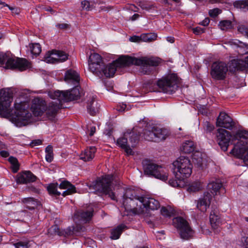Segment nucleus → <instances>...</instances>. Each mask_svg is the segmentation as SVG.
<instances>
[{"mask_svg":"<svg viewBox=\"0 0 248 248\" xmlns=\"http://www.w3.org/2000/svg\"><path fill=\"white\" fill-rule=\"evenodd\" d=\"M13 101L12 94L4 90H0V116L1 117L11 118L16 122L28 121L31 114L26 109L25 102H16L15 109L10 108Z\"/></svg>","mask_w":248,"mask_h":248,"instance_id":"nucleus-1","label":"nucleus"},{"mask_svg":"<svg viewBox=\"0 0 248 248\" xmlns=\"http://www.w3.org/2000/svg\"><path fill=\"white\" fill-rule=\"evenodd\" d=\"M119 58L106 65L102 57L98 53H92L88 59L89 68L91 72L98 77L105 76L113 77L118 68L124 67V62L118 61Z\"/></svg>","mask_w":248,"mask_h":248,"instance_id":"nucleus-2","label":"nucleus"},{"mask_svg":"<svg viewBox=\"0 0 248 248\" xmlns=\"http://www.w3.org/2000/svg\"><path fill=\"white\" fill-rule=\"evenodd\" d=\"M181 83V79L177 75L171 73L159 79L155 84H145L144 88H148V92H158L172 94L176 92Z\"/></svg>","mask_w":248,"mask_h":248,"instance_id":"nucleus-3","label":"nucleus"},{"mask_svg":"<svg viewBox=\"0 0 248 248\" xmlns=\"http://www.w3.org/2000/svg\"><path fill=\"white\" fill-rule=\"evenodd\" d=\"M118 61L124 62V67L131 65H141L142 66L144 74L149 75L152 72L151 67L157 66L161 62V59L157 57H141L137 58L128 56H121Z\"/></svg>","mask_w":248,"mask_h":248,"instance_id":"nucleus-4","label":"nucleus"},{"mask_svg":"<svg viewBox=\"0 0 248 248\" xmlns=\"http://www.w3.org/2000/svg\"><path fill=\"white\" fill-rule=\"evenodd\" d=\"M193 165L187 156L181 155L173 161L171 169L175 178L185 179L192 173Z\"/></svg>","mask_w":248,"mask_h":248,"instance_id":"nucleus-5","label":"nucleus"},{"mask_svg":"<svg viewBox=\"0 0 248 248\" xmlns=\"http://www.w3.org/2000/svg\"><path fill=\"white\" fill-rule=\"evenodd\" d=\"M0 65L6 69L20 71L30 67V63L26 59L16 57L9 52L0 54Z\"/></svg>","mask_w":248,"mask_h":248,"instance_id":"nucleus-6","label":"nucleus"},{"mask_svg":"<svg viewBox=\"0 0 248 248\" xmlns=\"http://www.w3.org/2000/svg\"><path fill=\"white\" fill-rule=\"evenodd\" d=\"M112 180V176L109 175L98 178L89 186V188L94 190V192L108 195L111 200L116 201V197L111 186Z\"/></svg>","mask_w":248,"mask_h":248,"instance_id":"nucleus-7","label":"nucleus"},{"mask_svg":"<svg viewBox=\"0 0 248 248\" xmlns=\"http://www.w3.org/2000/svg\"><path fill=\"white\" fill-rule=\"evenodd\" d=\"M145 174L154 177L162 181L168 179V174L162 166L154 163L149 159H144L142 162Z\"/></svg>","mask_w":248,"mask_h":248,"instance_id":"nucleus-8","label":"nucleus"},{"mask_svg":"<svg viewBox=\"0 0 248 248\" xmlns=\"http://www.w3.org/2000/svg\"><path fill=\"white\" fill-rule=\"evenodd\" d=\"M140 197L136 195L134 190L127 189L123 195V205L126 210H131L135 214H140L142 210L138 207Z\"/></svg>","mask_w":248,"mask_h":248,"instance_id":"nucleus-9","label":"nucleus"},{"mask_svg":"<svg viewBox=\"0 0 248 248\" xmlns=\"http://www.w3.org/2000/svg\"><path fill=\"white\" fill-rule=\"evenodd\" d=\"M168 135V131L156 126L147 125L143 130L144 138L148 140L159 142L165 140Z\"/></svg>","mask_w":248,"mask_h":248,"instance_id":"nucleus-10","label":"nucleus"},{"mask_svg":"<svg viewBox=\"0 0 248 248\" xmlns=\"http://www.w3.org/2000/svg\"><path fill=\"white\" fill-rule=\"evenodd\" d=\"M52 99H59L63 102L77 100L79 98L80 92L78 86L66 91H56L49 94Z\"/></svg>","mask_w":248,"mask_h":248,"instance_id":"nucleus-11","label":"nucleus"},{"mask_svg":"<svg viewBox=\"0 0 248 248\" xmlns=\"http://www.w3.org/2000/svg\"><path fill=\"white\" fill-rule=\"evenodd\" d=\"M175 226L180 231V237L184 240H188L193 237V231L188 222L182 217H177L173 219Z\"/></svg>","mask_w":248,"mask_h":248,"instance_id":"nucleus-12","label":"nucleus"},{"mask_svg":"<svg viewBox=\"0 0 248 248\" xmlns=\"http://www.w3.org/2000/svg\"><path fill=\"white\" fill-rule=\"evenodd\" d=\"M234 138L237 141L230 154L238 157L240 155V146H245L248 144V131L246 130H239L235 134Z\"/></svg>","mask_w":248,"mask_h":248,"instance_id":"nucleus-13","label":"nucleus"},{"mask_svg":"<svg viewBox=\"0 0 248 248\" xmlns=\"http://www.w3.org/2000/svg\"><path fill=\"white\" fill-rule=\"evenodd\" d=\"M228 70V66L225 62H216L212 64L210 74L212 78L216 80H223Z\"/></svg>","mask_w":248,"mask_h":248,"instance_id":"nucleus-14","label":"nucleus"},{"mask_svg":"<svg viewBox=\"0 0 248 248\" xmlns=\"http://www.w3.org/2000/svg\"><path fill=\"white\" fill-rule=\"evenodd\" d=\"M93 212V209L92 207H89L86 209L78 210L74 214V220L78 223H87L92 219Z\"/></svg>","mask_w":248,"mask_h":248,"instance_id":"nucleus-15","label":"nucleus"},{"mask_svg":"<svg viewBox=\"0 0 248 248\" xmlns=\"http://www.w3.org/2000/svg\"><path fill=\"white\" fill-rule=\"evenodd\" d=\"M217 140L221 149L224 152L227 151L229 146L231 135L230 132L223 128L217 130Z\"/></svg>","mask_w":248,"mask_h":248,"instance_id":"nucleus-16","label":"nucleus"},{"mask_svg":"<svg viewBox=\"0 0 248 248\" xmlns=\"http://www.w3.org/2000/svg\"><path fill=\"white\" fill-rule=\"evenodd\" d=\"M138 205V207H140L142 210V212L140 214L150 210L157 209L160 206V204L158 201L154 198L140 197V201H139Z\"/></svg>","mask_w":248,"mask_h":248,"instance_id":"nucleus-17","label":"nucleus"},{"mask_svg":"<svg viewBox=\"0 0 248 248\" xmlns=\"http://www.w3.org/2000/svg\"><path fill=\"white\" fill-rule=\"evenodd\" d=\"M53 99L54 101L50 102L47 105H46L45 111L46 117L51 121L54 120L56 115L62 107V100L59 99Z\"/></svg>","mask_w":248,"mask_h":248,"instance_id":"nucleus-18","label":"nucleus"},{"mask_svg":"<svg viewBox=\"0 0 248 248\" xmlns=\"http://www.w3.org/2000/svg\"><path fill=\"white\" fill-rule=\"evenodd\" d=\"M217 126L232 129L235 126V123L227 113L220 112L217 120Z\"/></svg>","mask_w":248,"mask_h":248,"instance_id":"nucleus-19","label":"nucleus"},{"mask_svg":"<svg viewBox=\"0 0 248 248\" xmlns=\"http://www.w3.org/2000/svg\"><path fill=\"white\" fill-rule=\"evenodd\" d=\"M46 108V103L45 100L39 98H34L32 101L31 110L35 116L42 115Z\"/></svg>","mask_w":248,"mask_h":248,"instance_id":"nucleus-20","label":"nucleus"},{"mask_svg":"<svg viewBox=\"0 0 248 248\" xmlns=\"http://www.w3.org/2000/svg\"><path fill=\"white\" fill-rule=\"evenodd\" d=\"M230 71L235 72L236 71H243L248 69V56L245 60L234 59L231 62L229 65Z\"/></svg>","mask_w":248,"mask_h":248,"instance_id":"nucleus-21","label":"nucleus"},{"mask_svg":"<svg viewBox=\"0 0 248 248\" xmlns=\"http://www.w3.org/2000/svg\"><path fill=\"white\" fill-rule=\"evenodd\" d=\"M37 177L30 171H25L19 173L16 178L18 184H24L35 182Z\"/></svg>","mask_w":248,"mask_h":248,"instance_id":"nucleus-22","label":"nucleus"},{"mask_svg":"<svg viewBox=\"0 0 248 248\" xmlns=\"http://www.w3.org/2000/svg\"><path fill=\"white\" fill-rule=\"evenodd\" d=\"M64 80L69 83L78 84L80 80L79 75L76 71L73 69H68L65 72Z\"/></svg>","mask_w":248,"mask_h":248,"instance_id":"nucleus-23","label":"nucleus"},{"mask_svg":"<svg viewBox=\"0 0 248 248\" xmlns=\"http://www.w3.org/2000/svg\"><path fill=\"white\" fill-rule=\"evenodd\" d=\"M116 144L124 150L127 155H133L134 152L130 147V145L128 142V137L125 136V133L122 137L117 139Z\"/></svg>","mask_w":248,"mask_h":248,"instance_id":"nucleus-24","label":"nucleus"},{"mask_svg":"<svg viewBox=\"0 0 248 248\" xmlns=\"http://www.w3.org/2000/svg\"><path fill=\"white\" fill-rule=\"evenodd\" d=\"M230 43L235 46L236 51L240 55L248 54V44L238 40L230 41Z\"/></svg>","mask_w":248,"mask_h":248,"instance_id":"nucleus-25","label":"nucleus"},{"mask_svg":"<svg viewBox=\"0 0 248 248\" xmlns=\"http://www.w3.org/2000/svg\"><path fill=\"white\" fill-rule=\"evenodd\" d=\"M211 195L207 193L203 198L200 199L197 203V208L202 212H205L210 204Z\"/></svg>","mask_w":248,"mask_h":248,"instance_id":"nucleus-26","label":"nucleus"},{"mask_svg":"<svg viewBox=\"0 0 248 248\" xmlns=\"http://www.w3.org/2000/svg\"><path fill=\"white\" fill-rule=\"evenodd\" d=\"M55 53H53L56 55V58L51 56L47 58L46 61L47 62L55 63L57 62H63L68 59V55L64 52L60 50H55Z\"/></svg>","mask_w":248,"mask_h":248,"instance_id":"nucleus-27","label":"nucleus"},{"mask_svg":"<svg viewBox=\"0 0 248 248\" xmlns=\"http://www.w3.org/2000/svg\"><path fill=\"white\" fill-rule=\"evenodd\" d=\"M99 106L95 100V97L92 96L88 100L87 109L88 112L92 116H94L99 111Z\"/></svg>","mask_w":248,"mask_h":248,"instance_id":"nucleus-28","label":"nucleus"},{"mask_svg":"<svg viewBox=\"0 0 248 248\" xmlns=\"http://www.w3.org/2000/svg\"><path fill=\"white\" fill-rule=\"evenodd\" d=\"M96 151V149L94 146L87 148L81 154L80 158L84 161H89L94 157Z\"/></svg>","mask_w":248,"mask_h":248,"instance_id":"nucleus-29","label":"nucleus"},{"mask_svg":"<svg viewBox=\"0 0 248 248\" xmlns=\"http://www.w3.org/2000/svg\"><path fill=\"white\" fill-rule=\"evenodd\" d=\"M59 188L60 189H66L62 194L63 197L76 192V187L75 186L67 181L62 182L59 186Z\"/></svg>","mask_w":248,"mask_h":248,"instance_id":"nucleus-30","label":"nucleus"},{"mask_svg":"<svg viewBox=\"0 0 248 248\" xmlns=\"http://www.w3.org/2000/svg\"><path fill=\"white\" fill-rule=\"evenodd\" d=\"M210 221L212 228L215 229L221 223V218L217 210H212L210 215Z\"/></svg>","mask_w":248,"mask_h":248,"instance_id":"nucleus-31","label":"nucleus"},{"mask_svg":"<svg viewBox=\"0 0 248 248\" xmlns=\"http://www.w3.org/2000/svg\"><path fill=\"white\" fill-rule=\"evenodd\" d=\"M127 227L123 224H121L116 228L111 230V235L110 236L111 239L116 240L118 239L122 232L126 229Z\"/></svg>","mask_w":248,"mask_h":248,"instance_id":"nucleus-32","label":"nucleus"},{"mask_svg":"<svg viewBox=\"0 0 248 248\" xmlns=\"http://www.w3.org/2000/svg\"><path fill=\"white\" fill-rule=\"evenodd\" d=\"M195 148L196 146L193 141L186 140L182 144L181 150L184 153L190 154L194 151Z\"/></svg>","mask_w":248,"mask_h":248,"instance_id":"nucleus-33","label":"nucleus"},{"mask_svg":"<svg viewBox=\"0 0 248 248\" xmlns=\"http://www.w3.org/2000/svg\"><path fill=\"white\" fill-rule=\"evenodd\" d=\"M222 186V183L219 180L210 182L207 185V188L213 194H217L220 188Z\"/></svg>","mask_w":248,"mask_h":248,"instance_id":"nucleus-34","label":"nucleus"},{"mask_svg":"<svg viewBox=\"0 0 248 248\" xmlns=\"http://www.w3.org/2000/svg\"><path fill=\"white\" fill-rule=\"evenodd\" d=\"M125 136H127L129 139V142L131 143L130 146L131 147H134L136 144L139 140V136L136 133L134 132H125Z\"/></svg>","mask_w":248,"mask_h":248,"instance_id":"nucleus-35","label":"nucleus"},{"mask_svg":"<svg viewBox=\"0 0 248 248\" xmlns=\"http://www.w3.org/2000/svg\"><path fill=\"white\" fill-rule=\"evenodd\" d=\"M58 183H51L47 186L48 193L53 196L58 197L61 195V193L57 190Z\"/></svg>","mask_w":248,"mask_h":248,"instance_id":"nucleus-36","label":"nucleus"},{"mask_svg":"<svg viewBox=\"0 0 248 248\" xmlns=\"http://www.w3.org/2000/svg\"><path fill=\"white\" fill-rule=\"evenodd\" d=\"M202 188V186L201 182L199 181L194 182L190 184L187 188V191L191 192H196L201 190Z\"/></svg>","mask_w":248,"mask_h":248,"instance_id":"nucleus-37","label":"nucleus"},{"mask_svg":"<svg viewBox=\"0 0 248 248\" xmlns=\"http://www.w3.org/2000/svg\"><path fill=\"white\" fill-rule=\"evenodd\" d=\"M81 7L82 10L92 11L95 7L94 2L91 0H84L81 2Z\"/></svg>","mask_w":248,"mask_h":248,"instance_id":"nucleus-38","label":"nucleus"},{"mask_svg":"<svg viewBox=\"0 0 248 248\" xmlns=\"http://www.w3.org/2000/svg\"><path fill=\"white\" fill-rule=\"evenodd\" d=\"M142 42H151L156 39L157 34L155 33H142L140 35Z\"/></svg>","mask_w":248,"mask_h":248,"instance_id":"nucleus-39","label":"nucleus"},{"mask_svg":"<svg viewBox=\"0 0 248 248\" xmlns=\"http://www.w3.org/2000/svg\"><path fill=\"white\" fill-rule=\"evenodd\" d=\"M8 160L11 164V168L13 172L14 173L17 172L19 169V164L17 158L13 156H10Z\"/></svg>","mask_w":248,"mask_h":248,"instance_id":"nucleus-40","label":"nucleus"},{"mask_svg":"<svg viewBox=\"0 0 248 248\" xmlns=\"http://www.w3.org/2000/svg\"><path fill=\"white\" fill-rule=\"evenodd\" d=\"M201 153L195 152L192 155L193 162L197 164L198 166L201 167L202 165V157Z\"/></svg>","mask_w":248,"mask_h":248,"instance_id":"nucleus-41","label":"nucleus"},{"mask_svg":"<svg viewBox=\"0 0 248 248\" xmlns=\"http://www.w3.org/2000/svg\"><path fill=\"white\" fill-rule=\"evenodd\" d=\"M30 47L32 54L36 57L38 56L41 52V47L38 43L30 44Z\"/></svg>","mask_w":248,"mask_h":248,"instance_id":"nucleus-42","label":"nucleus"},{"mask_svg":"<svg viewBox=\"0 0 248 248\" xmlns=\"http://www.w3.org/2000/svg\"><path fill=\"white\" fill-rule=\"evenodd\" d=\"M46 160L48 162H51L53 159V147L51 145H48L45 149Z\"/></svg>","mask_w":248,"mask_h":248,"instance_id":"nucleus-43","label":"nucleus"},{"mask_svg":"<svg viewBox=\"0 0 248 248\" xmlns=\"http://www.w3.org/2000/svg\"><path fill=\"white\" fill-rule=\"evenodd\" d=\"M23 201L26 204V208L31 210L33 209L36 205V201L32 198H25Z\"/></svg>","mask_w":248,"mask_h":248,"instance_id":"nucleus-44","label":"nucleus"},{"mask_svg":"<svg viewBox=\"0 0 248 248\" xmlns=\"http://www.w3.org/2000/svg\"><path fill=\"white\" fill-rule=\"evenodd\" d=\"M233 5L235 7L240 9H246L248 10V0H241L236 1Z\"/></svg>","mask_w":248,"mask_h":248,"instance_id":"nucleus-45","label":"nucleus"},{"mask_svg":"<svg viewBox=\"0 0 248 248\" xmlns=\"http://www.w3.org/2000/svg\"><path fill=\"white\" fill-rule=\"evenodd\" d=\"M219 28L222 30H227L232 28V23L230 20H223L218 24Z\"/></svg>","mask_w":248,"mask_h":248,"instance_id":"nucleus-46","label":"nucleus"},{"mask_svg":"<svg viewBox=\"0 0 248 248\" xmlns=\"http://www.w3.org/2000/svg\"><path fill=\"white\" fill-rule=\"evenodd\" d=\"M184 179H180L176 178V179H170L169 181V184L174 187H180L183 185V180Z\"/></svg>","mask_w":248,"mask_h":248,"instance_id":"nucleus-47","label":"nucleus"},{"mask_svg":"<svg viewBox=\"0 0 248 248\" xmlns=\"http://www.w3.org/2000/svg\"><path fill=\"white\" fill-rule=\"evenodd\" d=\"M62 230H60L57 225H54L50 227L48 230V233L50 235H58L60 236V232Z\"/></svg>","mask_w":248,"mask_h":248,"instance_id":"nucleus-48","label":"nucleus"},{"mask_svg":"<svg viewBox=\"0 0 248 248\" xmlns=\"http://www.w3.org/2000/svg\"><path fill=\"white\" fill-rule=\"evenodd\" d=\"M138 4L142 9L147 11L150 10L153 7V5L147 1H140Z\"/></svg>","mask_w":248,"mask_h":248,"instance_id":"nucleus-49","label":"nucleus"},{"mask_svg":"<svg viewBox=\"0 0 248 248\" xmlns=\"http://www.w3.org/2000/svg\"><path fill=\"white\" fill-rule=\"evenodd\" d=\"M73 230L74 228L72 229L71 228L68 227L65 230H62V232L59 234H60V236H64L65 237L70 236L73 233Z\"/></svg>","mask_w":248,"mask_h":248,"instance_id":"nucleus-50","label":"nucleus"},{"mask_svg":"<svg viewBox=\"0 0 248 248\" xmlns=\"http://www.w3.org/2000/svg\"><path fill=\"white\" fill-rule=\"evenodd\" d=\"M29 242L27 241H19L14 245L16 248H28Z\"/></svg>","mask_w":248,"mask_h":248,"instance_id":"nucleus-51","label":"nucleus"},{"mask_svg":"<svg viewBox=\"0 0 248 248\" xmlns=\"http://www.w3.org/2000/svg\"><path fill=\"white\" fill-rule=\"evenodd\" d=\"M203 128L205 131L207 132H211L214 129V126L208 122L204 123Z\"/></svg>","mask_w":248,"mask_h":248,"instance_id":"nucleus-52","label":"nucleus"},{"mask_svg":"<svg viewBox=\"0 0 248 248\" xmlns=\"http://www.w3.org/2000/svg\"><path fill=\"white\" fill-rule=\"evenodd\" d=\"M221 10L218 8H215L209 11V15L212 17H217L219 13H220Z\"/></svg>","mask_w":248,"mask_h":248,"instance_id":"nucleus-53","label":"nucleus"},{"mask_svg":"<svg viewBox=\"0 0 248 248\" xmlns=\"http://www.w3.org/2000/svg\"><path fill=\"white\" fill-rule=\"evenodd\" d=\"M238 31L248 37V28L244 25H240L238 27Z\"/></svg>","mask_w":248,"mask_h":248,"instance_id":"nucleus-54","label":"nucleus"},{"mask_svg":"<svg viewBox=\"0 0 248 248\" xmlns=\"http://www.w3.org/2000/svg\"><path fill=\"white\" fill-rule=\"evenodd\" d=\"M129 40L132 42L139 43L140 42H142V40H141V38L140 37V36H137V35L132 36L130 37V38H129Z\"/></svg>","mask_w":248,"mask_h":248,"instance_id":"nucleus-55","label":"nucleus"},{"mask_svg":"<svg viewBox=\"0 0 248 248\" xmlns=\"http://www.w3.org/2000/svg\"><path fill=\"white\" fill-rule=\"evenodd\" d=\"M161 213L164 216L170 217L171 215V212L164 207L161 208Z\"/></svg>","mask_w":248,"mask_h":248,"instance_id":"nucleus-56","label":"nucleus"},{"mask_svg":"<svg viewBox=\"0 0 248 248\" xmlns=\"http://www.w3.org/2000/svg\"><path fill=\"white\" fill-rule=\"evenodd\" d=\"M42 143V140L39 139L34 140H32V141L30 143V146L31 147H33L36 146H38L41 145Z\"/></svg>","mask_w":248,"mask_h":248,"instance_id":"nucleus-57","label":"nucleus"},{"mask_svg":"<svg viewBox=\"0 0 248 248\" xmlns=\"http://www.w3.org/2000/svg\"><path fill=\"white\" fill-rule=\"evenodd\" d=\"M205 29L200 27H197L193 29V33L196 34H199L204 32Z\"/></svg>","mask_w":248,"mask_h":248,"instance_id":"nucleus-58","label":"nucleus"},{"mask_svg":"<svg viewBox=\"0 0 248 248\" xmlns=\"http://www.w3.org/2000/svg\"><path fill=\"white\" fill-rule=\"evenodd\" d=\"M241 241L243 247L245 248H248V237H242Z\"/></svg>","mask_w":248,"mask_h":248,"instance_id":"nucleus-59","label":"nucleus"},{"mask_svg":"<svg viewBox=\"0 0 248 248\" xmlns=\"http://www.w3.org/2000/svg\"><path fill=\"white\" fill-rule=\"evenodd\" d=\"M126 108V105L124 104H122L121 105H117L116 109L119 112L124 111Z\"/></svg>","mask_w":248,"mask_h":248,"instance_id":"nucleus-60","label":"nucleus"},{"mask_svg":"<svg viewBox=\"0 0 248 248\" xmlns=\"http://www.w3.org/2000/svg\"><path fill=\"white\" fill-rule=\"evenodd\" d=\"M69 25L66 23L58 24L56 27L60 29H65L68 27Z\"/></svg>","mask_w":248,"mask_h":248,"instance_id":"nucleus-61","label":"nucleus"},{"mask_svg":"<svg viewBox=\"0 0 248 248\" xmlns=\"http://www.w3.org/2000/svg\"><path fill=\"white\" fill-rule=\"evenodd\" d=\"M210 23V19L208 17L205 18L201 22L200 24L204 26H207Z\"/></svg>","mask_w":248,"mask_h":248,"instance_id":"nucleus-62","label":"nucleus"},{"mask_svg":"<svg viewBox=\"0 0 248 248\" xmlns=\"http://www.w3.org/2000/svg\"><path fill=\"white\" fill-rule=\"evenodd\" d=\"M44 9L46 11L49 12L51 15H56L57 12L50 6L45 7Z\"/></svg>","mask_w":248,"mask_h":248,"instance_id":"nucleus-63","label":"nucleus"},{"mask_svg":"<svg viewBox=\"0 0 248 248\" xmlns=\"http://www.w3.org/2000/svg\"><path fill=\"white\" fill-rule=\"evenodd\" d=\"M0 155L3 157H6L9 155V153L8 151L3 150L0 152Z\"/></svg>","mask_w":248,"mask_h":248,"instance_id":"nucleus-64","label":"nucleus"}]
</instances>
